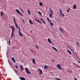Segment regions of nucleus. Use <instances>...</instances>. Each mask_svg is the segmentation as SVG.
<instances>
[{
	"mask_svg": "<svg viewBox=\"0 0 80 80\" xmlns=\"http://www.w3.org/2000/svg\"><path fill=\"white\" fill-rule=\"evenodd\" d=\"M13 20L14 21V23L17 29L18 28V27L19 28V31L18 32V34L19 36H20V37H23V34L22 32H21V29H20V27L18 26V25L17 24V22H16V21H15V18H13Z\"/></svg>",
	"mask_w": 80,
	"mask_h": 80,
	"instance_id": "obj_1",
	"label": "nucleus"
},
{
	"mask_svg": "<svg viewBox=\"0 0 80 80\" xmlns=\"http://www.w3.org/2000/svg\"><path fill=\"white\" fill-rule=\"evenodd\" d=\"M10 28H12V31L11 32V38L12 39V38L14 36V33L13 32H15V27L14 26H11Z\"/></svg>",
	"mask_w": 80,
	"mask_h": 80,
	"instance_id": "obj_2",
	"label": "nucleus"
},
{
	"mask_svg": "<svg viewBox=\"0 0 80 80\" xmlns=\"http://www.w3.org/2000/svg\"><path fill=\"white\" fill-rule=\"evenodd\" d=\"M57 67L59 69V70H62V65L61 64H58L57 65Z\"/></svg>",
	"mask_w": 80,
	"mask_h": 80,
	"instance_id": "obj_3",
	"label": "nucleus"
},
{
	"mask_svg": "<svg viewBox=\"0 0 80 80\" xmlns=\"http://www.w3.org/2000/svg\"><path fill=\"white\" fill-rule=\"evenodd\" d=\"M25 70L28 75H29V74H30V72L29 71V69H28V68H26Z\"/></svg>",
	"mask_w": 80,
	"mask_h": 80,
	"instance_id": "obj_4",
	"label": "nucleus"
},
{
	"mask_svg": "<svg viewBox=\"0 0 80 80\" xmlns=\"http://www.w3.org/2000/svg\"><path fill=\"white\" fill-rule=\"evenodd\" d=\"M20 71H22L23 70V66L22 65H20Z\"/></svg>",
	"mask_w": 80,
	"mask_h": 80,
	"instance_id": "obj_5",
	"label": "nucleus"
},
{
	"mask_svg": "<svg viewBox=\"0 0 80 80\" xmlns=\"http://www.w3.org/2000/svg\"><path fill=\"white\" fill-rule=\"evenodd\" d=\"M49 12L51 14H53V10L51 8L49 9Z\"/></svg>",
	"mask_w": 80,
	"mask_h": 80,
	"instance_id": "obj_6",
	"label": "nucleus"
},
{
	"mask_svg": "<svg viewBox=\"0 0 80 80\" xmlns=\"http://www.w3.org/2000/svg\"><path fill=\"white\" fill-rule=\"evenodd\" d=\"M16 12H18V13L20 14V15H21V16H23V15H22V14L18 10V9H16Z\"/></svg>",
	"mask_w": 80,
	"mask_h": 80,
	"instance_id": "obj_7",
	"label": "nucleus"
},
{
	"mask_svg": "<svg viewBox=\"0 0 80 80\" xmlns=\"http://www.w3.org/2000/svg\"><path fill=\"white\" fill-rule=\"evenodd\" d=\"M39 70L40 71V72L39 74V75H41L42 73H43V72L40 69H39Z\"/></svg>",
	"mask_w": 80,
	"mask_h": 80,
	"instance_id": "obj_8",
	"label": "nucleus"
},
{
	"mask_svg": "<svg viewBox=\"0 0 80 80\" xmlns=\"http://www.w3.org/2000/svg\"><path fill=\"white\" fill-rule=\"evenodd\" d=\"M60 11L61 14L62 15L63 17H65V15L62 13V10H61V9H60Z\"/></svg>",
	"mask_w": 80,
	"mask_h": 80,
	"instance_id": "obj_9",
	"label": "nucleus"
},
{
	"mask_svg": "<svg viewBox=\"0 0 80 80\" xmlns=\"http://www.w3.org/2000/svg\"><path fill=\"white\" fill-rule=\"evenodd\" d=\"M32 62L33 64H35L36 63V61L35 60V58H33L32 60Z\"/></svg>",
	"mask_w": 80,
	"mask_h": 80,
	"instance_id": "obj_10",
	"label": "nucleus"
},
{
	"mask_svg": "<svg viewBox=\"0 0 80 80\" xmlns=\"http://www.w3.org/2000/svg\"><path fill=\"white\" fill-rule=\"evenodd\" d=\"M29 22L31 25H33V22L30 19L29 20Z\"/></svg>",
	"mask_w": 80,
	"mask_h": 80,
	"instance_id": "obj_11",
	"label": "nucleus"
},
{
	"mask_svg": "<svg viewBox=\"0 0 80 80\" xmlns=\"http://www.w3.org/2000/svg\"><path fill=\"white\" fill-rule=\"evenodd\" d=\"M35 21H36V22H38V23H40L41 24H42V22H41L38 21V20L37 19H35Z\"/></svg>",
	"mask_w": 80,
	"mask_h": 80,
	"instance_id": "obj_12",
	"label": "nucleus"
},
{
	"mask_svg": "<svg viewBox=\"0 0 80 80\" xmlns=\"http://www.w3.org/2000/svg\"><path fill=\"white\" fill-rule=\"evenodd\" d=\"M73 8L74 9H75L76 8H77V5H76L74 4L73 5Z\"/></svg>",
	"mask_w": 80,
	"mask_h": 80,
	"instance_id": "obj_13",
	"label": "nucleus"
},
{
	"mask_svg": "<svg viewBox=\"0 0 80 80\" xmlns=\"http://www.w3.org/2000/svg\"><path fill=\"white\" fill-rule=\"evenodd\" d=\"M48 42L49 43H50V44H52V42H51V41L50 40V38H48Z\"/></svg>",
	"mask_w": 80,
	"mask_h": 80,
	"instance_id": "obj_14",
	"label": "nucleus"
},
{
	"mask_svg": "<svg viewBox=\"0 0 80 80\" xmlns=\"http://www.w3.org/2000/svg\"><path fill=\"white\" fill-rule=\"evenodd\" d=\"M40 19H41V20L42 21V22L43 23H44V24H46V23H45V22L43 21V19H42V18H41Z\"/></svg>",
	"mask_w": 80,
	"mask_h": 80,
	"instance_id": "obj_15",
	"label": "nucleus"
},
{
	"mask_svg": "<svg viewBox=\"0 0 80 80\" xmlns=\"http://www.w3.org/2000/svg\"><path fill=\"white\" fill-rule=\"evenodd\" d=\"M59 28V30H60L61 32H63V29L61 28Z\"/></svg>",
	"mask_w": 80,
	"mask_h": 80,
	"instance_id": "obj_16",
	"label": "nucleus"
},
{
	"mask_svg": "<svg viewBox=\"0 0 80 80\" xmlns=\"http://www.w3.org/2000/svg\"><path fill=\"white\" fill-rule=\"evenodd\" d=\"M48 68V67L47 65H45L44 66V69L45 70L46 69H47Z\"/></svg>",
	"mask_w": 80,
	"mask_h": 80,
	"instance_id": "obj_17",
	"label": "nucleus"
},
{
	"mask_svg": "<svg viewBox=\"0 0 80 80\" xmlns=\"http://www.w3.org/2000/svg\"><path fill=\"white\" fill-rule=\"evenodd\" d=\"M20 79L21 80H26L25 79V78H24L22 77H21L20 78Z\"/></svg>",
	"mask_w": 80,
	"mask_h": 80,
	"instance_id": "obj_18",
	"label": "nucleus"
},
{
	"mask_svg": "<svg viewBox=\"0 0 80 80\" xmlns=\"http://www.w3.org/2000/svg\"><path fill=\"white\" fill-rule=\"evenodd\" d=\"M67 52H68V53H69L70 55H72V53L71 52H70V51L69 50H68Z\"/></svg>",
	"mask_w": 80,
	"mask_h": 80,
	"instance_id": "obj_19",
	"label": "nucleus"
},
{
	"mask_svg": "<svg viewBox=\"0 0 80 80\" xmlns=\"http://www.w3.org/2000/svg\"><path fill=\"white\" fill-rule=\"evenodd\" d=\"M52 48H53V49H54L55 50V51H56V52H58V50H57L55 48L52 47Z\"/></svg>",
	"mask_w": 80,
	"mask_h": 80,
	"instance_id": "obj_20",
	"label": "nucleus"
},
{
	"mask_svg": "<svg viewBox=\"0 0 80 80\" xmlns=\"http://www.w3.org/2000/svg\"><path fill=\"white\" fill-rule=\"evenodd\" d=\"M12 60H13V62H14V63H15V58H12Z\"/></svg>",
	"mask_w": 80,
	"mask_h": 80,
	"instance_id": "obj_21",
	"label": "nucleus"
},
{
	"mask_svg": "<svg viewBox=\"0 0 80 80\" xmlns=\"http://www.w3.org/2000/svg\"><path fill=\"white\" fill-rule=\"evenodd\" d=\"M53 14H51L50 13L49 15V16L50 18H52V15Z\"/></svg>",
	"mask_w": 80,
	"mask_h": 80,
	"instance_id": "obj_22",
	"label": "nucleus"
},
{
	"mask_svg": "<svg viewBox=\"0 0 80 80\" xmlns=\"http://www.w3.org/2000/svg\"><path fill=\"white\" fill-rule=\"evenodd\" d=\"M28 14H29V15H31V13H30V10H28Z\"/></svg>",
	"mask_w": 80,
	"mask_h": 80,
	"instance_id": "obj_23",
	"label": "nucleus"
},
{
	"mask_svg": "<svg viewBox=\"0 0 80 80\" xmlns=\"http://www.w3.org/2000/svg\"><path fill=\"white\" fill-rule=\"evenodd\" d=\"M50 25H51V27H52L53 25V23L52 22H50Z\"/></svg>",
	"mask_w": 80,
	"mask_h": 80,
	"instance_id": "obj_24",
	"label": "nucleus"
},
{
	"mask_svg": "<svg viewBox=\"0 0 80 80\" xmlns=\"http://www.w3.org/2000/svg\"><path fill=\"white\" fill-rule=\"evenodd\" d=\"M3 12H0V15L1 17H2V15H3Z\"/></svg>",
	"mask_w": 80,
	"mask_h": 80,
	"instance_id": "obj_25",
	"label": "nucleus"
},
{
	"mask_svg": "<svg viewBox=\"0 0 80 80\" xmlns=\"http://www.w3.org/2000/svg\"><path fill=\"white\" fill-rule=\"evenodd\" d=\"M39 5H41V6H43V4L42 3V2H40L39 3Z\"/></svg>",
	"mask_w": 80,
	"mask_h": 80,
	"instance_id": "obj_26",
	"label": "nucleus"
},
{
	"mask_svg": "<svg viewBox=\"0 0 80 80\" xmlns=\"http://www.w3.org/2000/svg\"><path fill=\"white\" fill-rule=\"evenodd\" d=\"M47 20L48 22H50V19H49V18H47Z\"/></svg>",
	"mask_w": 80,
	"mask_h": 80,
	"instance_id": "obj_27",
	"label": "nucleus"
},
{
	"mask_svg": "<svg viewBox=\"0 0 80 80\" xmlns=\"http://www.w3.org/2000/svg\"><path fill=\"white\" fill-rule=\"evenodd\" d=\"M76 44L78 47H79L80 46L79 45V43H78V42H77Z\"/></svg>",
	"mask_w": 80,
	"mask_h": 80,
	"instance_id": "obj_28",
	"label": "nucleus"
},
{
	"mask_svg": "<svg viewBox=\"0 0 80 80\" xmlns=\"http://www.w3.org/2000/svg\"><path fill=\"white\" fill-rule=\"evenodd\" d=\"M38 13H39L40 14V15H42V13H41V12H40V11H38Z\"/></svg>",
	"mask_w": 80,
	"mask_h": 80,
	"instance_id": "obj_29",
	"label": "nucleus"
},
{
	"mask_svg": "<svg viewBox=\"0 0 80 80\" xmlns=\"http://www.w3.org/2000/svg\"><path fill=\"white\" fill-rule=\"evenodd\" d=\"M70 10V8H69L68 9V10L67 11V12H69V11Z\"/></svg>",
	"mask_w": 80,
	"mask_h": 80,
	"instance_id": "obj_30",
	"label": "nucleus"
},
{
	"mask_svg": "<svg viewBox=\"0 0 80 80\" xmlns=\"http://www.w3.org/2000/svg\"><path fill=\"white\" fill-rule=\"evenodd\" d=\"M8 40H9V41H8L9 44V45H10V39L9 38H8Z\"/></svg>",
	"mask_w": 80,
	"mask_h": 80,
	"instance_id": "obj_31",
	"label": "nucleus"
},
{
	"mask_svg": "<svg viewBox=\"0 0 80 80\" xmlns=\"http://www.w3.org/2000/svg\"><path fill=\"white\" fill-rule=\"evenodd\" d=\"M9 63L10 65V66H11V67H12V63H11V62H9Z\"/></svg>",
	"mask_w": 80,
	"mask_h": 80,
	"instance_id": "obj_32",
	"label": "nucleus"
},
{
	"mask_svg": "<svg viewBox=\"0 0 80 80\" xmlns=\"http://www.w3.org/2000/svg\"><path fill=\"white\" fill-rule=\"evenodd\" d=\"M70 50H71V52H73V49H72V48H71V49H70Z\"/></svg>",
	"mask_w": 80,
	"mask_h": 80,
	"instance_id": "obj_33",
	"label": "nucleus"
},
{
	"mask_svg": "<svg viewBox=\"0 0 80 80\" xmlns=\"http://www.w3.org/2000/svg\"><path fill=\"white\" fill-rule=\"evenodd\" d=\"M35 47L36 48H37V49H38V50H39V48L38 47H37V45H35Z\"/></svg>",
	"mask_w": 80,
	"mask_h": 80,
	"instance_id": "obj_34",
	"label": "nucleus"
},
{
	"mask_svg": "<svg viewBox=\"0 0 80 80\" xmlns=\"http://www.w3.org/2000/svg\"><path fill=\"white\" fill-rule=\"evenodd\" d=\"M15 67L16 68L18 69V66L17 65H15Z\"/></svg>",
	"mask_w": 80,
	"mask_h": 80,
	"instance_id": "obj_35",
	"label": "nucleus"
},
{
	"mask_svg": "<svg viewBox=\"0 0 80 80\" xmlns=\"http://www.w3.org/2000/svg\"><path fill=\"white\" fill-rule=\"evenodd\" d=\"M15 73H18V71H17V70H15Z\"/></svg>",
	"mask_w": 80,
	"mask_h": 80,
	"instance_id": "obj_36",
	"label": "nucleus"
},
{
	"mask_svg": "<svg viewBox=\"0 0 80 80\" xmlns=\"http://www.w3.org/2000/svg\"><path fill=\"white\" fill-rule=\"evenodd\" d=\"M22 21L23 23H24L25 22V21L24 20H22Z\"/></svg>",
	"mask_w": 80,
	"mask_h": 80,
	"instance_id": "obj_37",
	"label": "nucleus"
},
{
	"mask_svg": "<svg viewBox=\"0 0 80 80\" xmlns=\"http://www.w3.org/2000/svg\"><path fill=\"white\" fill-rule=\"evenodd\" d=\"M74 80H77V78H74Z\"/></svg>",
	"mask_w": 80,
	"mask_h": 80,
	"instance_id": "obj_38",
	"label": "nucleus"
},
{
	"mask_svg": "<svg viewBox=\"0 0 80 80\" xmlns=\"http://www.w3.org/2000/svg\"><path fill=\"white\" fill-rule=\"evenodd\" d=\"M78 63H80V62L79 61H78Z\"/></svg>",
	"mask_w": 80,
	"mask_h": 80,
	"instance_id": "obj_39",
	"label": "nucleus"
},
{
	"mask_svg": "<svg viewBox=\"0 0 80 80\" xmlns=\"http://www.w3.org/2000/svg\"><path fill=\"white\" fill-rule=\"evenodd\" d=\"M38 72H40V70H38Z\"/></svg>",
	"mask_w": 80,
	"mask_h": 80,
	"instance_id": "obj_40",
	"label": "nucleus"
},
{
	"mask_svg": "<svg viewBox=\"0 0 80 80\" xmlns=\"http://www.w3.org/2000/svg\"><path fill=\"white\" fill-rule=\"evenodd\" d=\"M21 10L22 11V9H21Z\"/></svg>",
	"mask_w": 80,
	"mask_h": 80,
	"instance_id": "obj_41",
	"label": "nucleus"
},
{
	"mask_svg": "<svg viewBox=\"0 0 80 80\" xmlns=\"http://www.w3.org/2000/svg\"><path fill=\"white\" fill-rule=\"evenodd\" d=\"M75 65H77V64H75Z\"/></svg>",
	"mask_w": 80,
	"mask_h": 80,
	"instance_id": "obj_42",
	"label": "nucleus"
},
{
	"mask_svg": "<svg viewBox=\"0 0 80 80\" xmlns=\"http://www.w3.org/2000/svg\"><path fill=\"white\" fill-rule=\"evenodd\" d=\"M63 3V2H62V3Z\"/></svg>",
	"mask_w": 80,
	"mask_h": 80,
	"instance_id": "obj_43",
	"label": "nucleus"
},
{
	"mask_svg": "<svg viewBox=\"0 0 80 80\" xmlns=\"http://www.w3.org/2000/svg\"><path fill=\"white\" fill-rule=\"evenodd\" d=\"M63 3V2H62V3Z\"/></svg>",
	"mask_w": 80,
	"mask_h": 80,
	"instance_id": "obj_44",
	"label": "nucleus"
},
{
	"mask_svg": "<svg viewBox=\"0 0 80 80\" xmlns=\"http://www.w3.org/2000/svg\"><path fill=\"white\" fill-rule=\"evenodd\" d=\"M63 3V2H62V3Z\"/></svg>",
	"mask_w": 80,
	"mask_h": 80,
	"instance_id": "obj_45",
	"label": "nucleus"
},
{
	"mask_svg": "<svg viewBox=\"0 0 80 80\" xmlns=\"http://www.w3.org/2000/svg\"><path fill=\"white\" fill-rule=\"evenodd\" d=\"M29 0V1H30L31 0Z\"/></svg>",
	"mask_w": 80,
	"mask_h": 80,
	"instance_id": "obj_46",
	"label": "nucleus"
},
{
	"mask_svg": "<svg viewBox=\"0 0 80 80\" xmlns=\"http://www.w3.org/2000/svg\"><path fill=\"white\" fill-rule=\"evenodd\" d=\"M31 32H32V31H31Z\"/></svg>",
	"mask_w": 80,
	"mask_h": 80,
	"instance_id": "obj_47",
	"label": "nucleus"
}]
</instances>
